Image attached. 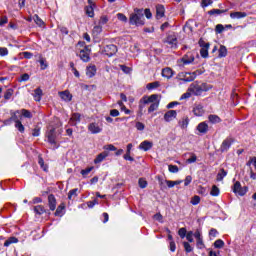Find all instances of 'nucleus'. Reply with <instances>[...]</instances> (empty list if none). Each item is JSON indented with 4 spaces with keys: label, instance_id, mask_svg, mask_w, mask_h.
<instances>
[{
    "label": "nucleus",
    "instance_id": "1",
    "mask_svg": "<svg viewBox=\"0 0 256 256\" xmlns=\"http://www.w3.org/2000/svg\"><path fill=\"white\" fill-rule=\"evenodd\" d=\"M129 24L135 25L136 27H143V25H145V16L143 14V9H134V13L130 14Z\"/></svg>",
    "mask_w": 256,
    "mask_h": 256
},
{
    "label": "nucleus",
    "instance_id": "2",
    "mask_svg": "<svg viewBox=\"0 0 256 256\" xmlns=\"http://www.w3.org/2000/svg\"><path fill=\"white\" fill-rule=\"evenodd\" d=\"M210 89H212V86L210 84H207V83L199 84L197 82H194L189 86L188 91H190L192 95L199 96L209 91Z\"/></svg>",
    "mask_w": 256,
    "mask_h": 256
},
{
    "label": "nucleus",
    "instance_id": "3",
    "mask_svg": "<svg viewBox=\"0 0 256 256\" xmlns=\"http://www.w3.org/2000/svg\"><path fill=\"white\" fill-rule=\"evenodd\" d=\"M197 75H201V71L180 72L178 74V79H180V81H184V83H191V81H195V79H197Z\"/></svg>",
    "mask_w": 256,
    "mask_h": 256
},
{
    "label": "nucleus",
    "instance_id": "4",
    "mask_svg": "<svg viewBox=\"0 0 256 256\" xmlns=\"http://www.w3.org/2000/svg\"><path fill=\"white\" fill-rule=\"evenodd\" d=\"M17 115H21V112L19 110L15 111L12 116L10 117V121L15 122V128L19 131V133H25V126L19 120V117Z\"/></svg>",
    "mask_w": 256,
    "mask_h": 256
},
{
    "label": "nucleus",
    "instance_id": "5",
    "mask_svg": "<svg viewBox=\"0 0 256 256\" xmlns=\"http://www.w3.org/2000/svg\"><path fill=\"white\" fill-rule=\"evenodd\" d=\"M46 137L48 139V143L53 145V149H59V145L57 144V134L55 133V128H50L47 133Z\"/></svg>",
    "mask_w": 256,
    "mask_h": 256
},
{
    "label": "nucleus",
    "instance_id": "6",
    "mask_svg": "<svg viewBox=\"0 0 256 256\" xmlns=\"http://www.w3.org/2000/svg\"><path fill=\"white\" fill-rule=\"evenodd\" d=\"M77 55L84 63H89V61H91V49L89 46H85L83 49H80L77 52Z\"/></svg>",
    "mask_w": 256,
    "mask_h": 256
},
{
    "label": "nucleus",
    "instance_id": "7",
    "mask_svg": "<svg viewBox=\"0 0 256 256\" xmlns=\"http://www.w3.org/2000/svg\"><path fill=\"white\" fill-rule=\"evenodd\" d=\"M233 143H235V139H233V137H227L225 140H223L220 146L221 153H227L229 149H231Z\"/></svg>",
    "mask_w": 256,
    "mask_h": 256
},
{
    "label": "nucleus",
    "instance_id": "8",
    "mask_svg": "<svg viewBox=\"0 0 256 256\" xmlns=\"http://www.w3.org/2000/svg\"><path fill=\"white\" fill-rule=\"evenodd\" d=\"M117 46L114 44H109L104 47V53L107 57H113V55L117 54Z\"/></svg>",
    "mask_w": 256,
    "mask_h": 256
},
{
    "label": "nucleus",
    "instance_id": "9",
    "mask_svg": "<svg viewBox=\"0 0 256 256\" xmlns=\"http://www.w3.org/2000/svg\"><path fill=\"white\" fill-rule=\"evenodd\" d=\"M164 43H167L168 45H170V47H177V35H175V33L170 34L167 36V38L165 39Z\"/></svg>",
    "mask_w": 256,
    "mask_h": 256
},
{
    "label": "nucleus",
    "instance_id": "10",
    "mask_svg": "<svg viewBox=\"0 0 256 256\" xmlns=\"http://www.w3.org/2000/svg\"><path fill=\"white\" fill-rule=\"evenodd\" d=\"M233 192L237 193L238 195L243 197V195H245V193H247V189L241 187V182L237 181V182H235V184L233 186Z\"/></svg>",
    "mask_w": 256,
    "mask_h": 256
},
{
    "label": "nucleus",
    "instance_id": "11",
    "mask_svg": "<svg viewBox=\"0 0 256 256\" xmlns=\"http://www.w3.org/2000/svg\"><path fill=\"white\" fill-rule=\"evenodd\" d=\"M48 207L50 211H55L57 209V199L53 194L48 195Z\"/></svg>",
    "mask_w": 256,
    "mask_h": 256
},
{
    "label": "nucleus",
    "instance_id": "12",
    "mask_svg": "<svg viewBox=\"0 0 256 256\" xmlns=\"http://www.w3.org/2000/svg\"><path fill=\"white\" fill-rule=\"evenodd\" d=\"M159 100V94H152L150 96H143V103H157Z\"/></svg>",
    "mask_w": 256,
    "mask_h": 256
},
{
    "label": "nucleus",
    "instance_id": "13",
    "mask_svg": "<svg viewBox=\"0 0 256 256\" xmlns=\"http://www.w3.org/2000/svg\"><path fill=\"white\" fill-rule=\"evenodd\" d=\"M177 118V111L176 110H170V111H167L165 114H164V120L169 123L170 121H173V119H176Z\"/></svg>",
    "mask_w": 256,
    "mask_h": 256
},
{
    "label": "nucleus",
    "instance_id": "14",
    "mask_svg": "<svg viewBox=\"0 0 256 256\" xmlns=\"http://www.w3.org/2000/svg\"><path fill=\"white\" fill-rule=\"evenodd\" d=\"M88 130L93 135H97V133H101V131H103V129H101V127H99V124H97V123H90L88 125Z\"/></svg>",
    "mask_w": 256,
    "mask_h": 256
},
{
    "label": "nucleus",
    "instance_id": "15",
    "mask_svg": "<svg viewBox=\"0 0 256 256\" xmlns=\"http://www.w3.org/2000/svg\"><path fill=\"white\" fill-rule=\"evenodd\" d=\"M107 157H109L108 151H104V152L98 154L97 157L94 159L95 165H97L99 163H103V161H105V159H107Z\"/></svg>",
    "mask_w": 256,
    "mask_h": 256
},
{
    "label": "nucleus",
    "instance_id": "16",
    "mask_svg": "<svg viewBox=\"0 0 256 256\" xmlns=\"http://www.w3.org/2000/svg\"><path fill=\"white\" fill-rule=\"evenodd\" d=\"M165 17V6L163 4L156 5V19H162Z\"/></svg>",
    "mask_w": 256,
    "mask_h": 256
},
{
    "label": "nucleus",
    "instance_id": "17",
    "mask_svg": "<svg viewBox=\"0 0 256 256\" xmlns=\"http://www.w3.org/2000/svg\"><path fill=\"white\" fill-rule=\"evenodd\" d=\"M97 74V66L95 65H90L86 68V75L89 77V79L95 77Z\"/></svg>",
    "mask_w": 256,
    "mask_h": 256
},
{
    "label": "nucleus",
    "instance_id": "18",
    "mask_svg": "<svg viewBox=\"0 0 256 256\" xmlns=\"http://www.w3.org/2000/svg\"><path fill=\"white\" fill-rule=\"evenodd\" d=\"M59 96L61 97V99H63V101H66L67 103H69V101L73 99V95L71 94V92H69V90L59 92Z\"/></svg>",
    "mask_w": 256,
    "mask_h": 256
},
{
    "label": "nucleus",
    "instance_id": "19",
    "mask_svg": "<svg viewBox=\"0 0 256 256\" xmlns=\"http://www.w3.org/2000/svg\"><path fill=\"white\" fill-rule=\"evenodd\" d=\"M197 131H199L201 135H205L209 131V125H207L206 122H201L197 126Z\"/></svg>",
    "mask_w": 256,
    "mask_h": 256
},
{
    "label": "nucleus",
    "instance_id": "20",
    "mask_svg": "<svg viewBox=\"0 0 256 256\" xmlns=\"http://www.w3.org/2000/svg\"><path fill=\"white\" fill-rule=\"evenodd\" d=\"M139 149H141L142 151H149V150L153 149V142H150L148 140L143 141L139 145Z\"/></svg>",
    "mask_w": 256,
    "mask_h": 256
},
{
    "label": "nucleus",
    "instance_id": "21",
    "mask_svg": "<svg viewBox=\"0 0 256 256\" xmlns=\"http://www.w3.org/2000/svg\"><path fill=\"white\" fill-rule=\"evenodd\" d=\"M193 61H195V57L192 54H186L181 58L183 65H190Z\"/></svg>",
    "mask_w": 256,
    "mask_h": 256
},
{
    "label": "nucleus",
    "instance_id": "22",
    "mask_svg": "<svg viewBox=\"0 0 256 256\" xmlns=\"http://www.w3.org/2000/svg\"><path fill=\"white\" fill-rule=\"evenodd\" d=\"M189 116H183L179 121L178 125L182 129H187L189 127Z\"/></svg>",
    "mask_w": 256,
    "mask_h": 256
},
{
    "label": "nucleus",
    "instance_id": "23",
    "mask_svg": "<svg viewBox=\"0 0 256 256\" xmlns=\"http://www.w3.org/2000/svg\"><path fill=\"white\" fill-rule=\"evenodd\" d=\"M193 113L196 117H203L205 110L203 109V105L198 104L194 107Z\"/></svg>",
    "mask_w": 256,
    "mask_h": 256
},
{
    "label": "nucleus",
    "instance_id": "24",
    "mask_svg": "<svg viewBox=\"0 0 256 256\" xmlns=\"http://www.w3.org/2000/svg\"><path fill=\"white\" fill-rule=\"evenodd\" d=\"M230 17L232 19H245L247 17L246 12H231Z\"/></svg>",
    "mask_w": 256,
    "mask_h": 256
},
{
    "label": "nucleus",
    "instance_id": "25",
    "mask_svg": "<svg viewBox=\"0 0 256 256\" xmlns=\"http://www.w3.org/2000/svg\"><path fill=\"white\" fill-rule=\"evenodd\" d=\"M162 77H165L166 79H171V77H173V69L169 67L162 69Z\"/></svg>",
    "mask_w": 256,
    "mask_h": 256
},
{
    "label": "nucleus",
    "instance_id": "26",
    "mask_svg": "<svg viewBox=\"0 0 256 256\" xmlns=\"http://www.w3.org/2000/svg\"><path fill=\"white\" fill-rule=\"evenodd\" d=\"M34 101H41V97H43V90H41V88H36L34 90Z\"/></svg>",
    "mask_w": 256,
    "mask_h": 256
},
{
    "label": "nucleus",
    "instance_id": "27",
    "mask_svg": "<svg viewBox=\"0 0 256 256\" xmlns=\"http://www.w3.org/2000/svg\"><path fill=\"white\" fill-rule=\"evenodd\" d=\"M34 213H36V215H43V213H47V210H45V206L37 205L34 207Z\"/></svg>",
    "mask_w": 256,
    "mask_h": 256
},
{
    "label": "nucleus",
    "instance_id": "28",
    "mask_svg": "<svg viewBox=\"0 0 256 256\" xmlns=\"http://www.w3.org/2000/svg\"><path fill=\"white\" fill-rule=\"evenodd\" d=\"M225 177H227V171L225 169L221 168L216 176V180L223 181V179H225Z\"/></svg>",
    "mask_w": 256,
    "mask_h": 256
},
{
    "label": "nucleus",
    "instance_id": "29",
    "mask_svg": "<svg viewBox=\"0 0 256 256\" xmlns=\"http://www.w3.org/2000/svg\"><path fill=\"white\" fill-rule=\"evenodd\" d=\"M208 119H209L210 123H212V124L221 123V118L215 114L209 115Z\"/></svg>",
    "mask_w": 256,
    "mask_h": 256
},
{
    "label": "nucleus",
    "instance_id": "30",
    "mask_svg": "<svg viewBox=\"0 0 256 256\" xmlns=\"http://www.w3.org/2000/svg\"><path fill=\"white\" fill-rule=\"evenodd\" d=\"M13 243H19V239L17 237H10L4 242V247H9V245H13Z\"/></svg>",
    "mask_w": 256,
    "mask_h": 256
},
{
    "label": "nucleus",
    "instance_id": "31",
    "mask_svg": "<svg viewBox=\"0 0 256 256\" xmlns=\"http://www.w3.org/2000/svg\"><path fill=\"white\" fill-rule=\"evenodd\" d=\"M65 210V204H60L58 207H57V209H56V211H55V216L56 217H62L63 216V211Z\"/></svg>",
    "mask_w": 256,
    "mask_h": 256
},
{
    "label": "nucleus",
    "instance_id": "32",
    "mask_svg": "<svg viewBox=\"0 0 256 256\" xmlns=\"http://www.w3.org/2000/svg\"><path fill=\"white\" fill-rule=\"evenodd\" d=\"M218 57L221 59L223 57H227V47L221 45L218 50Z\"/></svg>",
    "mask_w": 256,
    "mask_h": 256
},
{
    "label": "nucleus",
    "instance_id": "33",
    "mask_svg": "<svg viewBox=\"0 0 256 256\" xmlns=\"http://www.w3.org/2000/svg\"><path fill=\"white\" fill-rule=\"evenodd\" d=\"M145 105H149L148 103H144L143 102V97L139 100V111H138V115L139 117L143 116V109H145Z\"/></svg>",
    "mask_w": 256,
    "mask_h": 256
},
{
    "label": "nucleus",
    "instance_id": "34",
    "mask_svg": "<svg viewBox=\"0 0 256 256\" xmlns=\"http://www.w3.org/2000/svg\"><path fill=\"white\" fill-rule=\"evenodd\" d=\"M20 113L22 117H25L26 119H33V114L31 113V111L27 109L20 110Z\"/></svg>",
    "mask_w": 256,
    "mask_h": 256
},
{
    "label": "nucleus",
    "instance_id": "35",
    "mask_svg": "<svg viewBox=\"0 0 256 256\" xmlns=\"http://www.w3.org/2000/svg\"><path fill=\"white\" fill-rule=\"evenodd\" d=\"M219 193H221V191L219 190V187H217V185H213L210 191V195L212 197H219Z\"/></svg>",
    "mask_w": 256,
    "mask_h": 256
},
{
    "label": "nucleus",
    "instance_id": "36",
    "mask_svg": "<svg viewBox=\"0 0 256 256\" xmlns=\"http://www.w3.org/2000/svg\"><path fill=\"white\" fill-rule=\"evenodd\" d=\"M159 103L160 101L152 103L148 108V113H153V111H157L159 109Z\"/></svg>",
    "mask_w": 256,
    "mask_h": 256
},
{
    "label": "nucleus",
    "instance_id": "37",
    "mask_svg": "<svg viewBox=\"0 0 256 256\" xmlns=\"http://www.w3.org/2000/svg\"><path fill=\"white\" fill-rule=\"evenodd\" d=\"M160 83L159 81H155V82H152V83H148L146 88L148 89V91H151L153 89H157L158 87H160Z\"/></svg>",
    "mask_w": 256,
    "mask_h": 256
},
{
    "label": "nucleus",
    "instance_id": "38",
    "mask_svg": "<svg viewBox=\"0 0 256 256\" xmlns=\"http://www.w3.org/2000/svg\"><path fill=\"white\" fill-rule=\"evenodd\" d=\"M93 7H95V4L86 7V15H88V17H94L95 16V12L93 10Z\"/></svg>",
    "mask_w": 256,
    "mask_h": 256
},
{
    "label": "nucleus",
    "instance_id": "39",
    "mask_svg": "<svg viewBox=\"0 0 256 256\" xmlns=\"http://www.w3.org/2000/svg\"><path fill=\"white\" fill-rule=\"evenodd\" d=\"M221 13H227V9L226 10L212 9L208 11V15H221Z\"/></svg>",
    "mask_w": 256,
    "mask_h": 256
},
{
    "label": "nucleus",
    "instance_id": "40",
    "mask_svg": "<svg viewBox=\"0 0 256 256\" xmlns=\"http://www.w3.org/2000/svg\"><path fill=\"white\" fill-rule=\"evenodd\" d=\"M200 55H201V57H203V59H207V57H209V48H207V47L201 48Z\"/></svg>",
    "mask_w": 256,
    "mask_h": 256
},
{
    "label": "nucleus",
    "instance_id": "41",
    "mask_svg": "<svg viewBox=\"0 0 256 256\" xmlns=\"http://www.w3.org/2000/svg\"><path fill=\"white\" fill-rule=\"evenodd\" d=\"M71 121H73L74 123H81V114L79 113L72 114Z\"/></svg>",
    "mask_w": 256,
    "mask_h": 256
},
{
    "label": "nucleus",
    "instance_id": "42",
    "mask_svg": "<svg viewBox=\"0 0 256 256\" xmlns=\"http://www.w3.org/2000/svg\"><path fill=\"white\" fill-rule=\"evenodd\" d=\"M196 247L197 249H205V242H203V238L196 239Z\"/></svg>",
    "mask_w": 256,
    "mask_h": 256
},
{
    "label": "nucleus",
    "instance_id": "43",
    "mask_svg": "<svg viewBox=\"0 0 256 256\" xmlns=\"http://www.w3.org/2000/svg\"><path fill=\"white\" fill-rule=\"evenodd\" d=\"M183 247L186 253L193 252V247L191 246V244H189V242H183Z\"/></svg>",
    "mask_w": 256,
    "mask_h": 256
},
{
    "label": "nucleus",
    "instance_id": "44",
    "mask_svg": "<svg viewBox=\"0 0 256 256\" xmlns=\"http://www.w3.org/2000/svg\"><path fill=\"white\" fill-rule=\"evenodd\" d=\"M38 164L40 165L41 169H43V171H47L48 168L47 165H45V160H43V157H38Z\"/></svg>",
    "mask_w": 256,
    "mask_h": 256
},
{
    "label": "nucleus",
    "instance_id": "45",
    "mask_svg": "<svg viewBox=\"0 0 256 256\" xmlns=\"http://www.w3.org/2000/svg\"><path fill=\"white\" fill-rule=\"evenodd\" d=\"M214 247L216 249H222V247H225V242H223L221 239H218L214 242Z\"/></svg>",
    "mask_w": 256,
    "mask_h": 256
},
{
    "label": "nucleus",
    "instance_id": "46",
    "mask_svg": "<svg viewBox=\"0 0 256 256\" xmlns=\"http://www.w3.org/2000/svg\"><path fill=\"white\" fill-rule=\"evenodd\" d=\"M93 169H94V167L91 166V167H88V168H86V169L81 170L80 173H81V175H82L83 177H87V175H89Z\"/></svg>",
    "mask_w": 256,
    "mask_h": 256
},
{
    "label": "nucleus",
    "instance_id": "47",
    "mask_svg": "<svg viewBox=\"0 0 256 256\" xmlns=\"http://www.w3.org/2000/svg\"><path fill=\"white\" fill-rule=\"evenodd\" d=\"M104 151H107L109 153V151H117V147H115L113 144H108L103 146Z\"/></svg>",
    "mask_w": 256,
    "mask_h": 256
},
{
    "label": "nucleus",
    "instance_id": "48",
    "mask_svg": "<svg viewBox=\"0 0 256 256\" xmlns=\"http://www.w3.org/2000/svg\"><path fill=\"white\" fill-rule=\"evenodd\" d=\"M197 161V155L195 153H190V158L186 160V163H195Z\"/></svg>",
    "mask_w": 256,
    "mask_h": 256
},
{
    "label": "nucleus",
    "instance_id": "49",
    "mask_svg": "<svg viewBox=\"0 0 256 256\" xmlns=\"http://www.w3.org/2000/svg\"><path fill=\"white\" fill-rule=\"evenodd\" d=\"M198 45L201 47V49L203 48H209L210 47V44L205 42V40H203V38H200L199 41H198Z\"/></svg>",
    "mask_w": 256,
    "mask_h": 256
},
{
    "label": "nucleus",
    "instance_id": "50",
    "mask_svg": "<svg viewBox=\"0 0 256 256\" xmlns=\"http://www.w3.org/2000/svg\"><path fill=\"white\" fill-rule=\"evenodd\" d=\"M77 191H79V189L75 188L69 191L68 193V199H73V197H77Z\"/></svg>",
    "mask_w": 256,
    "mask_h": 256
},
{
    "label": "nucleus",
    "instance_id": "51",
    "mask_svg": "<svg viewBox=\"0 0 256 256\" xmlns=\"http://www.w3.org/2000/svg\"><path fill=\"white\" fill-rule=\"evenodd\" d=\"M11 97H13V89L6 90V92L4 93V99L8 101L9 99H11Z\"/></svg>",
    "mask_w": 256,
    "mask_h": 256
},
{
    "label": "nucleus",
    "instance_id": "52",
    "mask_svg": "<svg viewBox=\"0 0 256 256\" xmlns=\"http://www.w3.org/2000/svg\"><path fill=\"white\" fill-rule=\"evenodd\" d=\"M168 170L170 171V173H179V167L177 165L170 164L168 166Z\"/></svg>",
    "mask_w": 256,
    "mask_h": 256
},
{
    "label": "nucleus",
    "instance_id": "53",
    "mask_svg": "<svg viewBox=\"0 0 256 256\" xmlns=\"http://www.w3.org/2000/svg\"><path fill=\"white\" fill-rule=\"evenodd\" d=\"M102 31H103V26H101V24H98L93 28V33H95L96 35H99L100 33H102Z\"/></svg>",
    "mask_w": 256,
    "mask_h": 256
},
{
    "label": "nucleus",
    "instance_id": "54",
    "mask_svg": "<svg viewBox=\"0 0 256 256\" xmlns=\"http://www.w3.org/2000/svg\"><path fill=\"white\" fill-rule=\"evenodd\" d=\"M178 235H179V237H181V239H185V237L187 236V229L180 228L178 231Z\"/></svg>",
    "mask_w": 256,
    "mask_h": 256
},
{
    "label": "nucleus",
    "instance_id": "55",
    "mask_svg": "<svg viewBox=\"0 0 256 256\" xmlns=\"http://www.w3.org/2000/svg\"><path fill=\"white\" fill-rule=\"evenodd\" d=\"M117 19L119 21H122V23H127V21H128L127 16H125V14H123V13H118Z\"/></svg>",
    "mask_w": 256,
    "mask_h": 256
},
{
    "label": "nucleus",
    "instance_id": "56",
    "mask_svg": "<svg viewBox=\"0 0 256 256\" xmlns=\"http://www.w3.org/2000/svg\"><path fill=\"white\" fill-rule=\"evenodd\" d=\"M159 181V186L161 191H165V189H167V185H165V180H163L161 177L158 178Z\"/></svg>",
    "mask_w": 256,
    "mask_h": 256
},
{
    "label": "nucleus",
    "instance_id": "57",
    "mask_svg": "<svg viewBox=\"0 0 256 256\" xmlns=\"http://www.w3.org/2000/svg\"><path fill=\"white\" fill-rule=\"evenodd\" d=\"M190 203H191L192 205H199V203H201V197H199V196H194V197L191 199Z\"/></svg>",
    "mask_w": 256,
    "mask_h": 256
},
{
    "label": "nucleus",
    "instance_id": "58",
    "mask_svg": "<svg viewBox=\"0 0 256 256\" xmlns=\"http://www.w3.org/2000/svg\"><path fill=\"white\" fill-rule=\"evenodd\" d=\"M108 22L109 18H107V16H102L99 20V25L103 27V25H107Z\"/></svg>",
    "mask_w": 256,
    "mask_h": 256
},
{
    "label": "nucleus",
    "instance_id": "59",
    "mask_svg": "<svg viewBox=\"0 0 256 256\" xmlns=\"http://www.w3.org/2000/svg\"><path fill=\"white\" fill-rule=\"evenodd\" d=\"M194 235H193V231H188L186 233V239L189 243H193L194 239H193Z\"/></svg>",
    "mask_w": 256,
    "mask_h": 256
},
{
    "label": "nucleus",
    "instance_id": "60",
    "mask_svg": "<svg viewBox=\"0 0 256 256\" xmlns=\"http://www.w3.org/2000/svg\"><path fill=\"white\" fill-rule=\"evenodd\" d=\"M209 5H213V0H202L201 7H209Z\"/></svg>",
    "mask_w": 256,
    "mask_h": 256
},
{
    "label": "nucleus",
    "instance_id": "61",
    "mask_svg": "<svg viewBox=\"0 0 256 256\" xmlns=\"http://www.w3.org/2000/svg\"><path fill=\"white\" fill-rule=\"evenodd\" d=\"M215 31L216 33H223V31H225V26H223L222 24H217Z\"/></svg>",
    "mask_w": 256,
    "mask_h": 256
},
{
    "label": "nucleus",
    "instance_id": "62",
    "mask_svg": "<svg viewBox=\"0 0 256 256\" xmlns=\"http://www.w3.org/2000/svg\"><path fill=\"white\" fill-rule=\"evenodd\" d=\"M138 183H139V187H140L141 189H145V188L147 187V182H146L145 179H143V178H140L139 181H138Z\"/></svg>",
    "mask_w": 256,
    "mask_h": 256
},
{
    "label": "nucleus",
    "instance_id": "63",
    "mask_svg": "<svg viewBox=\"0 0 256 256\" xmlns=\"http://www.w3.org/2000/svg\"><path fill=\"white\" fill-rule=\"evenodd\" d=\"M143 14L147 19H151V17H153V14L151 13V10L149 8L143 10Z\"/></svg>",
    "mask_w": 256,
    "mask_h": 256
},
{
    "label": "nucleus",
    "instance_id": "64",
    "mask_svg": "<svg viewBox=\"0 0 256 256\" xmlns=\"http://www.w3.org/2000/svg\"><path fill=\"white\" fill-rule=\"evenodd\" d=\"M34 21H35L36 25H39V27H41V25H43V20L41 18H39V15L34 16Z\"/></svg>",
    "mask_w": 256,
    "mask_h": 256
}]
</instances>
